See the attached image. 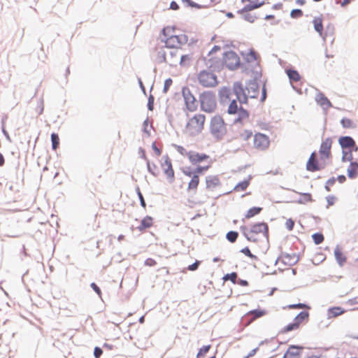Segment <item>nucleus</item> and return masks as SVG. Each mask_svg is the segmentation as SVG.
Wrapping results in <instances>:
<instances>
[{"mask_svg": "<svg viewBox=\"0 0 358 358\" xmlns=\"http://www.w3.org/2000/svg\"><path fill=\"white\" fill-rule=\"evenodd\" d=\"M233 90L241 103H246L248 98H256L259 94L258 85L254 82L248 83L245 89L241 83H236L234 85Z\"/></svg>", "mask_w": 358, "mask_h": 358, "instance_id": "1", "label": "nucleus"}, {"mask_svg": "<svg viewBox=\"0 0 358 358\" xmlns=\"http://www.w3.org/2000/svg\"><path fill=\"white\" fill-rule=\"evenodd\" d=\"M206 116L201 113L194 114L187 120L183 132L188 136H196L199 135L204 129Z\"/></svg>", "mask_w": 358, "mask_h": 358, "instance_id": "2", "label": "nucleus"}, {"mask_svg": "<svg viewBox=\"0 0 358 358\" xmlns=\"http://www.w3.org/2000/svg\"><path fill=\"white\" fill-rule=\"evenodd\" d=\"M209 131L217 139H222L227 134V126L222 116L216 115L210 119Z\"/></svg>", "mask_w": 358, "mask_h": 358, "instance_id": "3", "label": "nucleus"}, {"mask_svg": "<svg viewBox=\"0 0 358 358\" xmlns=\"http://www.w3.org/2000/svg\"><path fill=\"white\" fill-rule=\"evenodd\" d=\"M210 168V165L206 166H199L194 171H192L190 168H185L182 170V173L188 177L191 178L190 181L188 183L187 189L189 191L196 192L199 186L200 179L199 174L206 171Z\"/></svg>", "mask_w": 358, "mask_h": 358, "instance_id": "4", "label": "nucleus"}, {"mask_svg": "<svg viewBox=\"0 0 358 358\" xmlns=\"http://www.w3.org/2000/svg\"><path fill=\"white\" fill-rule=\"evenodd\" d=\"M227 113L229 115L237 114L238 117L236 119H235L234 123L243 124L244 122L248 120L250 116L247 110L244 109L241 106L238 107L236 100L231 101L228 107Z\"/></svg>", "mask_w": 358, "mask_h": 358, "instance_id": "5", "label": "nucleus"}, {"mask_svg": "<svg viewBox=\"0 0 358 358\" xmlns=\"http://www.w3.org/2000/svg\"><path fill=\"white\" fill-rule=\"evenodd\" d=\"M201 110L206 113H213L216 109L215 96L210 92H204L200 96Z\"/></svg>", "mask_w": 358, "mask_h": 358, "instance_id": "6", "label": "nucleus"}, {"mask_svg": "<svg viewBox=\"0 0 358 358\" xmlns=\"http://www.w3.org/2000/svg\"><path fill=\"white\" fill-rule=\"evenodd\" d=\"M308 318H309L308 312H307V311L301 312L294 317L292 323L287 324V326L284 327L282 329L281 333L286 334L289 331H295V330L299 329L302 324L308 322Z\"/></svg>", "mask_w": 358, "mask_h": 358, "instance_id": "7", "label": "nucleus"}, {"mask_svg": "<svg viewBox=\"0 0 358 358\" xmlns=\"http://www.w3.org/2000/svg\"><path fill=\"white\" fill-rule=\"evenodd\" d=\"M199 83L205 87H212L217 85V77L211 71H201L198 74Z\"/></svg>", "mask_w": 358, "mask_h": 358, "instance_id": "8", "label": "nucleus"}, {"mask_svg": "<svg viewBox=\"0 0 358 358\" xmlns=\"http://www.w3.org/2000/svg\"><path fill=\"white\" fill-rule=\"evenodd\" d=\"M270 145L269 137L262 133H256L253 136V147L257 150L264 151Z\"/></svg>", "mask_w": 358, "mask_h": 358, "instance_id": "9", "label": "nucleus"}, {"mask_svg": "<svg viewBox=\"0 0 358 358\" xmlns=\"http://www.w3.org/2000/svg\"><path fill=\"white\" fill-rule=\"evenodd\" d=\"M223 63L229 69L234 70L239 66L241 60L235 52L228 51L224 55Z\"/></svg>", "mask_w": 358, "mask_h": 358, "instance_id": "10", "label": "nucleus"}, {"mask_svg": "<svg viewBox=\"0 0 358 358\" xmlns=\"http://www.w3.org/2000/svg\"><path fill=\"white\" fill-rule=\"evenodd\" d=\"M331 145L332 141L330 138H326L322 141L319 150L320 161L327 163V161L331 157Z\"/></svg>", "mask_w": 358, "mask_h": 358, "instance_id": "11", "label": "nucleus"}, {"mask_svg": "<svg viewBox=\"0 0 358 358\" xmlns=\"http://www.w3.org/2000/svg\"><path fill=\"white\" fill-rule=\"evenodd\" d=\"M161 167L168 182L172 184L175 181V174L171 160L166 157L164 162L161 164Z\"/></svg>", "mask_w": 358, "mask_h": 358, "instance_id": "12", "label": "nucleus"}, {"mask_svg": "<svg viewBox=\"0 0 358 358\" xmlns=\"http://www.w3.org/2000/svg\"><path fill=\"white\" fill-rule=\"evenodd\" d=\"M327 163L316 159V153L313 152L306 164V169L308 171L315 172L323 169Z\"/></svg>", "mask_w": 358, "mask_h": 358, "instance_id": "13", "label": "nucleus"}, {"mask_svg": "<svg viewBox=\"0 0 358 358\" xmlns=\"http://www.w3.org/2000/svg\"><path fill=\"white\" fill-rule=\"evenodd\" d=\"M182 92L187 109L189 111L196 110L197 108L196 100L190 90L188 88H184Z\"/></svg>", "mask_w": 358, "mask_h": 358, "instance_id": "14", "label": "nucleus"}, {"mask_svg": "<svg viewBox=\"0 0 358 358\" xmlns=\"http://www.w3.org/2000/svg\"><path fill=\"white\" fill-rule=\"evenodd\" d=\"M189 161L194 165L206 162L208 164V165H210V167L211 166L212 164V160L209 155L205 153H199L193 150L192 151V153L189 154Z\"/></svg>", "mask_w": 358, "mask_h": 358, "instance_id": "15", "label": "nucleus"}, {"mask_svg": "<svg viewBox=\"0 0 358 358\" xmlns=\"http://www.w3.org/2000/svg\"><path fill=\"white\" fill-rule=\"evenodd\" d=\"M262 234L265 236H268V227L266 223L262 222V223H257L253 224L251 227L250 231L249 232V236H248V239L249 241H251L253 238V234Z\"/></svg>", "mask_w": 358, "mask_h": 358, "instance_id": "16", "label": "nucleus"}, {"mask_svg": "<svg viewBox=\"0 0 358 358\" xmlns=\"http://www.w3.org/2000/svg\"><path fill=\"white\" fill-rule=\"evenodd\" d=\"M206 188L213 191L220 185V180L216 176H208L206 178Z\"/></svg>", "mask_w": 358, "mask_h": 358, "instance_id": "17", "label": "nucleus"}, {"mask_svg": "<svg viewBox=\"0 0 358 358\" xmlns=\"http://www.w3.org/2000/svg\"><path fill=\"white\" fill-rule=\"evenodd\" d=\"M242 3L249 2L248 4L244 6V10H252L258 8L264 5L263 0H241Z\"/></svg>", "mask_w": 358, "mask_h": 358, "instance_id": "18", "label": "nucleus"}, {"mask_svg": "<svg viewBox=\"0 0 358 358\" xmlns=\"http://www.w3.org/2000/svg\"><path fill=\"white\" fill-rule=\"evenodd\" d=\"M243 56L248 63L257 64L259 60V55L254 50H250L248 52L243 53Z\"/></svg>", "mask_w": 358, "mask_h": 358, "instance_id": "19", "label": "nucleus"}, {"mask_svg": "<svg viewBox=\"0 0 358 358\" xmlns=\"http://www.w3.org/2000/svg\"><path fill=\"white\" fill-rule=\"evenodd\" d=\"M345 313V310L340 306H334L327 310V317L329 319L336 317Z\"/></svg>", "mask_w": 358, "mask_h": 358, "instance_id": "20", "label": "nucleus"}, {"mask_svg": "<svg viewBox=\"0 0 358 358\" xmlns=\"http://www.w3.org/2000/svg\"><path fill=\"white\" fill-rule=\"evenodd\" d=\"M315 99L317 103L324 108L331 107V103L322 93L317 94Z\"/></svg>", "mask_w": 358, "mask_h": 358, "instance_id": "21", "label": "nucleus"}, {"mask_svg": "<svg viewBox=\"0 0 358 358\" xmlns=\"http://www.w3.org/2000/svg\"><path fill=\"white\" fill-rule=\"evenodd\" d=\"M339 143L343 148H351L355 145V141L350 136L341 137Z\"/></svg>", "mask_w": 358, "mask_h": 358, "instance_id": "22", "label": "nucleus"}, {"mask_svg": "<svg viewBox=\"0 0 358 358\" xmlns=\"http://www.w3.org/2000/svg\"><path fill=\"white\" fill-rule=\"evenodd\" d=\"M334 255L338 264L343 266L346 262L347 258L339 247L335 248Z\"/></svg>", "mask_w": 358, "mask_h": 358, "instance_id": "23", "label": "nucleus"}, {"mask_svg": "<svg viewBox=\"0 0 358 358\" xmlns=\"http://www.w3.org/2000/svg\"><path fill=\"white\" fill-rule=\"evenodd\" d=\"M153 224V219L150 216L145 217L141 222L140 225L138 227V229L140 231H143L146 229L151 227Z\"/></svg>", "mask_w": 358, "mask_h": 358, "instance_id": "24", "label": "nucleus"}, {"mask_svg": "<svg viewBox=\"0 0 358 358\" xmlns=\"http://www.w3.org/2000/svg\"><path fill=\"white\" fill-rule=\"evenodd\" d=\"M358 173V163L351 162L349 167L348 168V175L350 178H354L357 176Z\"/></svg>", "mask_w": 358, "mask_h": 358, "instance_id": "25", "label": "nucleus"}, {"mask_svg": "<svg viewBox=\"0 0 358 358\" xmlns=\"http://www.w3.org/2000/svg\"><path fill=\"white\" fill-rule=\"evenodd\" d=\"M322 22L323 20L322 17H315L313 20L314 28L315 31L320 34V36H322L323 31Z\"/></svg>", "mask_w": 358, "mask_h": 358, "instance_id": "26", "label": "nucleus"}, {"mask_svg": "<svg viewBox=\"0 0 358 358\" xmlns=\"http://www.w3.org/2000/svg\"><path fill=\"white\" fill-rule=\"evenodd\" d=\"M251 177H249L247 180L238 182L234 188L235 192H242L245 190L250 183Z\"/></svg>", "mask_w": 358, "mask_h": 358, "instance_id": "27", "label": "nucleus"}, {"mask_svg": "<svg viewBox=\"0 0 358 358\" xmlns=\"http://www.w3.org/2000/svg\"><path fill=\"white\" fill-rule=\"evenodd\" d=\"M250 10L245 11L243 7V9L239 11V13L242 15L244 20L250 22H254L257 17L255 15L250 13Z\"/></svg>", "mask_w": 358, "mask_h": 358, "instance_id": "28", "label": "nucleus"}, {"mask_svg": "<svg viewBox=\"0 0 358 358\" xmlns=\"http://www.w3.org/2000/svg\"><path fill=\"white\" fill-rule=\"evenodd\" d=\"M266 314V311L262 309H257L249 311L247 315H252V318L251 319L252 321L261 317Z\"/></svg>", "mask_w": 358, "mask_h": 358, "instance_id": "29", "label": "nucleus"}, {"mask_svg": "<svg viewBox=\"0 0 358 358\" xmlns=\"http://www.w3.org/2000/svg\"><path fill=\"white\" fill-rule=\"evenodd\" d=\"M166 43L169 47H176L180 45V42L178 36L173 35L166 38Z\"/></svg>", "mask_w": 358, "mask_h": 358, "instance_id": "30", "label": "nucleus"}, {"mask_svg": "<svg viewBox=\"0 0 358 358\" xmlns=\"http://www.w3.org/2000/svg\"><path fill=\"white\" fill-rule=\"evenodd\" d=\"M286 73L291 81L298 82L301 79L299 73L296 70L287 69Z\"/></svg>", "mask_w": 358, "mask_h": 358, "instance_id": "31", "label": "nucleus"}, {"mask_svg": "<svg viewBox=\"0 0 358 358\" xmlns=\"http://www.w3.org/2000/svg\"><path fill=\"white\" fill-rule=\"evenodd\" d=\"M262 210V208L260 207L251 208L247 211L245 217L246 219H250V218L258 215L259 213H260Z\"/></svg>", "mask_w": 358, "mask_h": 358, "instance_id": "32", "label": "nucleus"}, {"mask_svg": "<svg viewBox=\"0 0 358 358\" xmlns=\"http://www.w3.org/2000/svg\"><path fill=\"white\" fill-rule=\"evenodd\" d=\"M252 135V132L250 130L245 129L239 134L238 138L241 141H247L250 138Z\"/></svg>", "mask_w": 358, "mask_h": 358, "instance_id": "33", "label": "nucleus"}, {"mask_svg": "<svg viewBox=\"0 0 358 358\" xmlns=\"http://www.w3.org/2000/svg\"><path fill=\"white\" fill-rule=\"evenodd\" d=\"M176 148L178 152L182 156L187 157L188 159H189V154L192 153V150H187L186 148L180 145H177Z\"/></svg>", "mask_w": 358, "mask_h": 358, "instance_id": "34", "label": "nucleus"}, {"mask_svg": "<svg viewBox=\"0 0 358 358\" xmlns=\"http://www.w3.org/2000/svg\"><path fill=\"white\" fill-rule=\"evenodd\" d=\"M231 90L228 88H222L220 92V98L223 101L230 100Z\"/></svg>", "mask_w": 358, "mask_h": 358, "instance_id": "35", "label": "nucleus"}, {"mask_svg": "<svg viewBox=\"0 0 358 358\" xmlns=\"http://www.w3.org/2000/svg\"><path fill=\"white\" fill-rule=\"evenodd\" d=\"M341 123L344 128L351 129L355 127L354 122L348 118H343L341 120Z\"/></svg>", "mask_w": 358, "mask_h": 358, "instance_id": "36", "label": "nucleus"}, {"mask_svg": "<svg viewBox=\"0 0 358 358\" xmlns=\"http://www.w3.org/2000/svg\"><path fill=\"white\" fill-rule=\"evenodd\" d=\"M236 279H237V273L236 272L226 274L223 277L224 281L231 280L234 284L236 283Z\"/></svg>", "mask_w": 358, "mask_h": 358, "instance_id": "37", "label": "nucleus"}, {"mask_svg": "<svg viewBox=\"0 0 358 358\" xmlns=\"http://www.w3.org/2000/svg\"><path fill=\"white\" fill-rule=\"evenodd\" d=\"M51 141L52 144V149L56 150L59 144V138L57 134H52L51 135Z\"/></svg>", "mask_w": 358, "mask_h": 358, "instance_id": "38", "label": "nucleus"}, {"mask_svg": "<svg viewBox=\"0 0 358 358\" xmlns=\"http://www.w3.org/2000/svg\"><path fill=\"white\" fill-rule=\"evenodd\" d=\"M211 346L210 345L203 346L199 351L196 358H201L206 355V354L209 351Z\"/></svg>", "mask_w": 358, "mask_h": 358, "instance_id": "39", "label": "nucleus"}, {"mask_svg": "<svg viewBox=\"0 0 358 358\" xmlns=\"http://www.w3.org/2000/svg\"><path fill=\"white\" fill-rule=\"evenodd\" d=\"M238 236V234L236 231H229L227 234V240L231 243H234Z\"/></svg>", "mask_w": 358, "mask_h": 358, "instance_id": "40", "label": "nucleus"}, {"mask_svg": "<svg viewBox=\"0 0 358 358\" xmlns=\"http://www.w3.org/2000/svg\"><path fill=\"white\" fill-rule=\"evenodd\" d=\"M173 32H174V28L172 27H166L164 28L162 30V33L166 38L174 35Z\"/></svg>", "mask_w": 358, "mask_h": 358, "instance_id": "41", "label": "nucleus"}, {"mask_svg": "<svg viewBox=\"0 0 358 358\" xmlns=\"http://www.w3.org/2000/svg\"><path fill=\"white\" fill-rule=\"evenodd\" d=\"M313 239L315 244L318 245L323 242L324 241V236L322 234L316 233L314 234L313 236Z\"/></svg>", "mask_w": 358, "mask_h": 358, "instance_id": "42", "label": "nucleus"}, {"mask_svg": "<svg viewBox=\"0 0 358 358\" xmlns=\"http://www.w3.org/2000/svg\"><path fill=\"white\" fill-rule=\"evenodd\" d=\"M192 59V56L189 55H182L180 57V64L182 66L188 65Z\"/></svg>", "mask_w": 358, "mask_h": 358, "instance_id": "43", "label": "nucleus"}, {"mask_svg": "<svg viewBox=\"0 0 358 358\" xmlns=\"http://www.w3.org/2000/svg\"><path fill=\"white\" fill-rule=\"evenodd\" d=\"M241 252L242 253H243L245 256L252 259H255V260H257L258 258L256 255H254L251 253L250 249L248 248V247H245L244 248H243Z\"/></svg>", "mask_w": 358, "mask_h": 358, "instance_id": "44", "label": "nucleus"}, {"mask_svg": "<svg viewBox=\"0 0 358 358\" xmlns=\"http://www.w3.org/2000/svg\"><path fill=\"white\" fill-rule=\"evenodd\" d=\"M308 308V306L304 303H296V304H290L287 306L285 307L284 309L288 308V309H301V308Z\"/></svg>", "mask_w": 358, "mask_h": 358, "instance_id": "45", "label": "nucleus"}, {"mask_svg": "<svg viewBox=\"0 0 358 358\" xmlns=\"http://www.w3.org/2000/svg\"><path fill=\"white\" fill-rule=\"evenodd\" d=\"M352 159V152L343 151V157L342 160L343 162H350Z\"/></svg>", "mask_w": 358, "mask_h": 358, "instance_id": "46", "label": "nucleus"}, {"mask_svg": "<svg viewBox=\"0 0 358 358\" xmlns=\"http://www.w3.org/2000/svg\"><path fill=\"white\" fill-rule=\"evenodd\" d=\"M290 15L292 18H299L302 17L303 11L300 9H294L291 11Z\"/></svg>", "mask_w": 358, "mask_h": 358, "instance_id": "47", "label": "nucleus"}, {"mask_svg": "<svg viewBox=\"0 0 358 358\" xmlns=\"http://www.w3.org/2000/svg\"><path fill=\"white\" fill-rule=\"evenodd\" d=\"M182 2H186L189 6L190 7H192V8H196L197 9H201V8H204V6H201V5H199L196 3H194L191 0H182Z\"/></svg>", "mask_w": 358, "mask_h": 358, "instance_id": "48", "label": "nucleus"}, {"mask_svg": "<svg viewBox=\"0 0 358 358\" xmlns=\"http://www.w3.org/2000/svg\"><path fill=\"white\" fill-rule=\"evenodd\" d=\"M285 227L289 230V231H292L294 227V221L289 218V219H287L285 222Z\"/></svg>", "mask_w": 358, "mask_h": 358, "instance_id": "49", "label": "nucleus"}, {"mask_svg": "<svg viewBox=\"0 0 358 358\" xmlns=\"http://www.w3.org/2000/svg\"><path fill=\"white\" fill-rule=\"evenodd\" d=\"M173 83L171 78H168L164 82V92L166 93Z\"/></svg>", "mask_w": 358, "mask_h": 358, "instance_id": "50", "label": "nucleus"}, {"mask_svg": "<svg viewBox=\"0 0 358 358\" xmlns=\"http://www.w3.org/2000/svg\"><path fill=\"white\" fill-rule=\"evenodd\" d=\"M301 199L304 202H310L312 201V195L310 193H304L301 194Z\"/></svg>", "mask_w": 358, "mask_h": 358, "instance_id": "51", "label": "nucleus"}, {"mask_svg": "<svg viewBox=\"0 0 358 358\" xmlns=\"http://www.w3.org/2000/svg\"><path fill=\"white\" fill-rule=\"evenodd\" d=\"M91 287L93 289V290L99 296H101V291L100 289V288L96 285V283L94 282H92L91 284Z\"/></svg>", "mask_w": 358, "mask_h": 358, "instance_id": "52", "label": "nucleus"}, {"mask_svg": "<svg viewBox=\"0 0 358 358\" xmlns=\"http://www.w3.org/2000/svg\"><path fill=\"white\" fill-rule=\"evenodd\" d=\"M103 353V350L98 347H96L94 350V355L96 358H99Z\"/></svg>", "mask_w": 358, "mask_h": 358, "instance_id": "53", "label": "nucleus"}, {"mask_svg": "<svg viewBox=\"0 0 358 358\" xmlns=\"http://www.w3.org/2000/svg\"><path fill=\"white\" fill-rule=\"evenodd\" d=\"M152 150H154L156 156L159 157L162 154V151L160 149H159L157 145H156V143H153L152 145Z\"/></svg>", "mask_w": 358, "mask_h": 358, "instance_id": "54", "label": "nucleus"}, {"mask_svg": "<svg viewBox=\"0 0 358 358\" xmlns=\"http://www.w3.org/2000/svg\"><path fill=\"white\" fill-rule=\"evenodd\" d=\"M199 264V261H196L194 264L189 265L187 268L189 271H195L198 268Z\"/></svg>", "mask_w": 358, "mask_h": 358, "instance_id": "55", "label": "nucleus"}, {"mask_svg": "<svg viewBox=\"0 0 358 358\" xmlns=\"http://www.w3.org/2000/svg\"><path fill=\"white\" fill-rule=\"evenodd\" d=\"M138 195L141 201V205L145 208L146 206L145 201L144 200V198L143 196V194H141V191L138 189Z\"/></svg>", "mask_w": 358, "mask_h": 358, "instance_id": "56", "label": "nucleus"}, {"mask_svg": "<svg viewBox=\"0 0 358 358\" xmlns=\"http://www.w3.org/2000/svg\"><path fill=\"white\" fill-rule=\"evenodd\" d=\"M170 8L176 10L179 8V6L176 1H172L170 4Z\"/></svg>", "mask_w": 358, "mask_h": 358, "instance_id": "57", "label": "nucleus"}, {"mask_svg": "<svg viewBox=\"0 0 358 358\" xmlns=\"http://www.w3.org/2000/svg\"><path fill=\"white\" fill-rule=\"evenodd\" d=\"M335 201V197L334 196H328L327 197V202L329 206L334 205Z\"/></svg>", "mask_w": 358, "mask_h": 358, "instance_id": "58", "label": "nucleus"}, {"mask_svg": "<svg viewBox=\"0 0 358 358\" xmlns=\"http://www.w3.org/2000/svg\"><path fill=\"white\" fill-rule=\"evenodd\" d=\"M236 283L244 287L248 285V282L245 280H239L238 282H236Z\"/></svg>", "mask_w": 358, "mask_h": 358, "instance_id": "59", "label": "nucleus"}, {"mask_svg": "<svg viewBox=\"0 0 358 358\" xmlns=\"http://www.w3.org/2000/svg\"><path fill=\"white\" fill-rule=\"evenodd\" d=\"M148 108L150 110H152V108H153V98L152 97H150L149 98V100H148Z\"/></svg>", "mask_w": 358, "mask_h": 358, "instance_id": "60", "label": "nucleus"}, {"mask_svg": "<svg viewBox=\"0 0 358 358\" xmlns=\"http://www.w3.org/2000/svg\"><path fill=\"white\" fill-rule=\"evenodd\" d=\"M219 50H220V47L218 46V45H215L212 48L211 51L210 52V54H212V53L215 52L219 51Z\"/></svg>", "mask_w": 358, "mask_h": 358, "instance_id": "61", "label": "nucleus"}, {"mask_svg": "<svg viewBox=\"0 0 358 358\" xmlns=\"http://www.w3.org/2000/svg\"><path fill=\"white\" fill-rule=\"evenodd\" d=\"M146 264L149 266H152V265H155L156 264L155 261L152 259H148L147 261H146Z\"/></svg>", "mask_w": 358, "mask_h": 358, "instance_id": "62", "label": "nucleus"}, {"mask_svg": "<svg viewBox=\"0 0 358 358\" xmlns=\"http://www.w3.org/2000/svg\"><path fill=\"white\" fill-rule=\"evenodd\" d=\"M345 176L343 175L339 176L338 177V180L339 182L343 183L345 180Z\"/></svg>", "mask_w": 358, "mask_h": 358, "instance_id": "63", "label": "nucleus"}, {"mask_svg": "<svg viewBox=\"0 0 358 358\" xmlns=\"http://www.w3.org/2000/svg\"><path fill=\"white\" fill-rule=\"evenodd\" d=\"M296 3L298 5L303 6L306 3V0H296Z\"/></svg>", "mask_w": 358, "mask_h": 358, "instance_id": "64", "label": "nucleus"}]
</instances>
